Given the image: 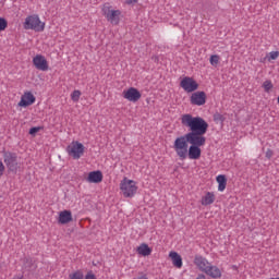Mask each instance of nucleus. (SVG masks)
Returning <instances> with one entry per match:
<instances>
[{
    "label": "nucleus",
    "instance_id": "obj_1",
    "mask_svg": "<svg viewBox=\"0 0 279 279\" xmlns=\"http://www.w3.org/2000/svg\"><path fill=\"white\" fill-rule=\"evenodd\" d=\"M181 123L183 128L190 130L185 135V141L190 145L204 147L206 145V137L204 134L208 132V122L202 117H193L190 113H185L181 117Z\"/></svg>",
    "mask_w": 279,
    "mask_h": 279
},
{
    "label": "nucleus",
    "instance_id": "obj_2",
    "mask_svg": "<svg viewBox=\"0 0 279 279\" xmlns=\"http://www.w3.org/2000/svg\"><path fill=\"white\" fill-rule=\"evenodd\" d=\"M2 157L8 171H10V173H17L19 169H21V162H19V155L10 150H3Z\"/></svg>",
    "mask_w": 279,
    "mask_h": 279
},
{
    "label": "nucleus",
    "instance_id": "obj_3",
    "mask_svg": "<svg viewBox=\"0 0 279 279\" xmlns=\"http://www.w3.org/2000/svg\"><path fill=\"white\" fill-rule=\"evenodd\" d=\"M173 149L181 160H186L189 156V142L184 135L175 138Z\"/></svg>",
    "mask_w": 279,
    "mask_h": 279
},
{
    "label": "nucleus",
    "instance_id": "obj_4",
    "mask_svg": "<svg viewBox=\"0 0 279 279\" xmlns=\"http://www.w3.org/2000/svg\"><path fill=\"white\" fill-rule=\"evenodd\" d=\"M120 191L124 197H134L138 186H136V181L124 178L120 183Z\"/></svg>",
    "mask_w": 279,
    "mask_h": 279
},
{
    "label": "nucleus",
    "instance_id": "obj_5",
    "mask_svg": "<svg viewBox=\"0 0 279 279\" xmlns=\"http://www.w3.org/2000/svg\"><path fill=\"white\" fill-rule=\"evenodd\" d=\"M24 29H33L34 32H45V22L36 14L28 15L24 22Z\"/></svg>",
    "mask_w": 279,
    "mask_h": 279
},
{
    "label": "nucleus",
    "instance_id": "obj_6",
    "mask_svg": "<svg viewBox=\"0 0 279 279\" xmlns=\"http://www.w3.org/2000/svg\"><path fill=\"white\" fill-rule=\"evenodd\" d=\"M102 14L111 25H119L121 23V10H112L109 4H104Z\"/></svg>",
    "mask_w": 279,
    "mask_h": 279
},
{
    "label": "nucleus",
    "instance_id": "obj_7",
    "mask_svg": "<svg viewBox=\"0 0 279 279\" xmlns=\"http://www.w3.org/2000/svg\"><path fill=\"white\" fill-rule=\"evenodd\" d=\"M84 144L80 142H72V145L66 147L69 156H72L74 160H80L81 156H84Z\"/></svg>",
    "mask_w": 279,
    "mask_h": 279
},
{
    "label": "nucleus",
    "instance_id": "obj_8",
    "mask_svg": "<svg viewBox=\"0 0 279 279\" xmlns=\"http://www.w3.org/2000/svg\"><path fill=\"white\" fill-rule=\"evenodd\" d=\"M181 88L185 90V93H195L197 88H199V84L197 81H194L193 77L185 76L180 83Z\"/></svg>",
    "mask_w": 279,
    "mask_h": 279
},
{
    "label": "nucleus",
    "instance_id": "obj_9",
    "mask_svg": "<svg viewBox=\"0 0 279 279\" xmlns=\"http://www.w3.org/2000/svg\"><path fill=\"white\" fill-rule=\"evenodd\" d=\"M33 64L37 71H49V63L43 54H37L33 58Z\"/></svg>",
    "mask_w": 279,
    "mask_h": 279
},
{
    "label": "nucleus",
    "instance_id": "obj_10",
    "mask_svg": "<svg viewBox=\"0 0 279 279\" xmlns=\"http://www.w3.org/2000/svg\"><path fill=\"white\" fill-rule=\"evenodd\" d=\"M122 97L124 99H128V101H132L133 104H136V101L141 99L142 95H141V92L135 87H130L128 90H124L122 93Z\"/></svg>",
    "mask_w": 279,
    "mask_h": 279
},
{
    "label": "nucleus",
    "instance_id": "obj_11",
    "mask_svg": "<svg viewBox=\"0 0 279 279\" xmlns=\"http://www.w3.org/2000/svg\"><path fill=\"white\" fill-rule=\"evenodd\" d=\"M37 268L38 266L34 262V259H32L31 257L24 258V265L22 269H23V275L25 277L29 278V274H34V271H36Z\"/></svg>",
    "mask_w": 279,
    "mask_h": 279
},
{
    "label": "nucleus",
    "instance_id": "obj_12",
    "mask_svg": "<svg viewBox=\"0 0 279 279\" xmlns=\"http://www.w3.org/2000/svg\"><path fill=\"white\" fill-rule=\"evenodd\" d=\"M192 106H204L206 104V92H195L190 97Z\"/></svg>",
    "mask_w": 279,
    "mask_h": 279
},
{
    "label": "nucleus",
    "instance_id": "obj_13",
    "mask_svg": "<svg viewBox=\"0 0 279 279\" xmlns=\"http://www.w3.org/2000/svg\"><path fill=\"white\" fill-rule=\"evenodd\" d=\"M36 102V97L34 96V94H32L31 92L25 93L20 102L19 106L21 108H27V106H32Z\"/></svg>",
    "mask_w": 279,
    "mask_h": 279
},
{
    "label": "nucleus",
    "instance_id": "obj_14",
    "mask_svg": "<svg viewBox=\"0 0 279 279\" xmlns=\"http://www.w3.org/2000/svg\"><path fill=\"white\" fill-rule=\"evenodd\" d=\"M194 265H196V267H198V269L205 274L210 268V263H208V259L204 258L203 256H195Z\"/></svg>",
    "mask_w": 279,
    "mask_h": 279
},
{
    "label": "nucleus",
    "instance_id": "obj_15",
    "mask_svg": "<svg viewBox=\"0 0 279 279\" xmlns=\"http://www.w3.org/2000/svg\"><path fill=\"white\" fill-rule=\"evenodd\" d=\"M202 146L191 145L187 149L190 160H199L202 158Z\"/></svg>",
    "mask_w": 279,
    "mask_h": 279
},
{
    "label": "nucleus",
    "instance_id": "obj_16",
    "mask_svg": "<svg viewBox=\"0 0 279 279\" xmlns=\"http://www.w3.org/2000/svg\"><path fill=\"white\" fill-rule=\"evenodd\" d=\"M102 180H104V173H101V171L99 170L92 171L88 173L87 182H89L90 184H99V182H102Z\"/></svg>",
    "mask_w": 279,
    "mask_h": 279
},
{
    "label": "nucleus",
    "instance_id": "obj_17",
    "mask_svg": "<svg viewBox=\"0 0 279 279\" xmlns=\"http://www.w3.org/2000/svg\"><path fill=\"white\" fill-rule=\"evenodd\" d=\"M73 221V214L71 210H63L59 213V219L58 222L61 223L62 226H65V223H71Z\"/></svg>",
    "mask_w": 279,
    "mask_h": 279
},
{
    "label": "nucleus",
    "instance_id": "obj_18",
    "mask_svg": "<svg viewBox=\"0 0 279 279\" xmlns=\"http://www.w3.org/2000/svg\"><path fill=\"white\" fill-rule=\"evenodd\" d=\"M169 257L172 260V265L177 267V269H182V256L178 254V252H170Z\"/></svg>",
    "mask_w": 279,
    "mask_h": 279
},
{
    "label": "nucleus",
    "instance_id": "obj_19",
    "mask_svg": "<svg viewBox=\"0 0 279 279\" xmlns=\"http://www.w3.org/2000/svg\"><path fill=\"white\" fill-rule=\"evenodd\" d=\"M205 274L214 279L221 278V269H219V267L217 266L210 265L209 268L205 271Z\"/></svg>",
    "mask_w": 279,
    "mask_h": 279
},
{
    "label": "nucleus",
    "instance_id": "obj_20",
    "mask_svg": "<svg viewBox=\"0 0 279 279\" xmlns=\"http://www.w3.org/2000/svg\"><path fill=\"white\" fill-rule=\"evenodd\" d=\"M215 204V194L213 192H207L206 195L202 198L203 206H210Z\"/></svg>",
    "mask_w": 279,
    "mask_h": 279
},
{
    "label": "nucleus",
    "instance_id": "obj_21",
    "mask_svg": "<svg viewBox=\"0 0 279 279\" xmlns=\"http://www.w3.org/2000/svg\"><path fill=\"white\" fill-rule=\"evenodd\" d=\"M218 182V191L222 192L226 191V186L228 184V179L226 178L225 174H220L216 178Z\"/></svg>",
    "mask_w": 279,
    "mask_h": 279
},
{
    "label": "nucleus",
    "instance_id": "obj_22",
    "mask_svg": "<svg viewBox=\"0 0 279 279\" xmlns=\"http://www.w3.org/2000/svg\"><path fill=\"white\" fill-rule=\"evenodd\" d=\"M137 253L141 254V256H149L151 254V248L149 245L143 243L137 247Z\"/></svg>",
    "mask_w": 279,
    "mask_h": 279
},
{
    "label": "nucleus",
    "instance_id": "obj_23",
    "mask_svg": "<svg viewBox=\"0 0 279 279\" xmlns=\"http://www.w3.org/2000/svg\"><path fill=\"white\" fill-rule=\"evenodd\" d=\"M214 121L215 123H223V121H226V117L219 112H216L214 113Z\"/></svg>",
    "mask_w": 279,
    "mask_h": 279
},
{
    "label": "nucleus",
    "instance_id": "obj_24",
    "mask_svg": "<svg viewBox=\"0 0 279 279\" xmlns=\"http://www.w3.org/2000/svg\"><path fill=\"white\" fill-rule=\"evenodd\" d=\"M70 279H84V272L82 270H76L70 275Z\"/></svg>",
    "mask_w": 279,
    "mask_h": 279
},
{
    "label": "nucleus",
    "instance_id": "obj_25",
    "mask_svg": "<svg viewBox=\"0 0 279 279\" xmlns=\"http://www.w3.org/2000/svg\"><path fill=\"white\" fill-rule=\"evenodd\" d=\"M263 88H264L265 93H269V90H271V88H274V84L271 83V81L267 80L263 83Z\"/></svg>",
    "mask_w": 279,
    "mask_h": 279
},
{
    "label": "nucleus",
    "instance_id": "obj_26",
    "mask_svg": "<svg viewBox=\"0 0 279 279\" xmlns=\"http://www.w3.org/2000/svg\"><path fill=\"white\" fill-rule=\"evenodd\" d=\"M80 97H82V92L75 89L72 94H71V99L72 101H80Z\"/></svg>",
    "mask_w": 279,
    "mask_h": 279
},
{
    "label": "nucleus",
    "instance_id": "obj_27",
    "mask_svg": "<svg viewBox=\"0 0 279 279\" xmlns=\"http://www.w3.org/2000/svg\"><path fill=\"white\" fill-rule=\"evenodd\" d=\"M211 66H217L219 64V54H213L209 59Z\"/></svg>",
    "mask_w": 279,
    "mask_h": 279
},
{
    "label": "nucleus",
    "instance_id": "obj_28",
    "mask_svg": "<svg viewBox=\"0 0 279 279\" xmlns=\"http://www.w3.org/2000/svg\"><path fill=\"white\" fill-rule=\"evenodd\" d=\"M279 51H271L268 57V61L271 62V60H278Z\"/></svg>",
    "mask_w": 279,
    "mask_h": 279
},
{
    "label": "nucleus",
    "instance_id": "obj_29",
    "mask_svg": "<svg viewBox=\"0 0 279 279\" xmlns=\"http://www.w3.org/2000/svg\"><path fill=\"white\" fill-rule=\"evenodd\" d=\"M39 130H43V128H40V126L31 128L28 134H31V136H36V134H38Z\"/></svg>",
    "mask_w": 279,
    "mask_h": 279
},
{
    "label": "nucleus",
    "instance_id": "obj_30",
    "mask_svg": "<svg viewBox=\"0 0 279 279\" xmlns=\"http://www.w3.org/2000/svg\"><path fill=\"white\" fill-rule=\"evenodd\" d=\"M8 27V21L5 19L0 17V32H3Z\"/></svg>",
    "mask_w": 279,
    "mask_h": 279
},
{
    "label": "nucleus",
    "instance_id": "obj_31",
    "mask_svg": "<svg viewBox=\"0 0 279 279\" xmlns=\"http://www.w3.org/2000/svg\"><path fill=\"white\" fill-rule=\"evenodd\" d=\"M85 279H97V277L95 276V274H93V271L87 272V275L85 276Z\"/></svg>",
    "mask_w": 279,
    "mask_h": 279
},
{
    "label": "nucleus",
    "instance_id": "obj_32",
    "mask_svg": "<svg viewBox=\"0 0 279 279\" xmlns=\"http://www.w3.org/2000/svg\"><path fill=\"white\" fill-rule=\"evenodd\" d=\"M4 171H5V166L3 165V161H0V178L1 175H3Z\"/></svg>",
    "mask_w": 279,
    "mask_h": 279
},
{
    "label": "nucleus",
    "instance_id": "obj_33",
    "mask_svg": "<svg viewBox=\"0 0 279 279\" xmlns=\"http://www.w3.org/2000/svg\"><path fill=\"white\" fill-rule=\"evenodd\" d=\"M271 156H274V150H271V149H268L267 151H266V158H271Z\"/></svg>",
    "mask_w": 279,
    "mask_h": 279
},
{
    "label": "nucleus",
    "instance_id": "obj_34",
    "mask_svg": "<svg viewBox=\"0 0 279 279\" xmlns=\"http://www.w3.org/2000/svg\"><path fill=\"white\" fill-rule=\"evenodd\" d=\"M126 5H132L133 3H138V0H125Z\"/></svg>",
    "mask_w": 279,
    "mask_h": 279
},
{
    "label": "nucleus",
    "instance_id": "obj_35",
    "mask_svg": "<svg viewBox=\"0 0 279 279\" xmlns=\"http://www.w3.org/2000/svg\"><path fill=\"white\" fill-rule=\"evenodd\" d=\"M25 278V275H15L13 279H23Z\"/></svg>",
    "mask_w": 279,
    "mask_h": 279
},
{
    "label": "nucleus",
    "instance_id": "obj_36",
    "mask_svg": "<svg viewBox=\"0 0 279 279\" xmlns=\"http://www.w3.org/2000/svg\"><path fill=\"white\" fill-rule=\"evenodd\" d=\"M276 279H279V277H277Z\"/></svg>",
    "mask_w": 279,
    "mask_h": 279
}]
</instances>
